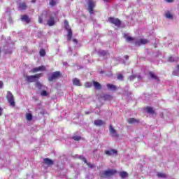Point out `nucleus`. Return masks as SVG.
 Masks as SVG:
<instances>
[{
    "label": "nucleus",
    "mask_w": 179,
    "mask_h": 179,
    "mask_svg": "<svg viewBox=\"0 0 179 179\" xmlns=\"http://www.w3.org/2000/svg\"><path fill=\"white\" fill-rule=\"evenodd\" d=\"M2 111H3V110L1 108H0V115H2Z\"/></svg>",
    "instance_id": "obj_45"
},
{
    "label": "nucleus",
    "mask_w": 179,
    "mask_h": 179,
    "mask_svg": "<svg viewBox=\"0 0 179 179\" xmlns=\"http://www.w3.org/2000/svg\"><path fill=\"white\" fill-rule=\"evenodd\" d=\"M38 68L39 71H47V69L45 67V66H40Z\"/></svg>",
    "instance_id": "obj_37"
},
{
    "label": "nucleus",
    "mask_w": 179,
    "mask_h": 179,
    "mask_svg": "<svg viewBox=\"0 0 179 179\" xmlns=\"http://www.w3.org/2000/svg\"><path fill=\"white\" fill-rule=\"evenodd\" d=\"M0 54H1V50H0Z\"/></svg>",
    "instance_id": "obj_52"
},
{
    "label": "nucleus",
    "mask_w": 179,
    "mask_h": 179,
    "mask_svg": "<svg viewBox=\"0 0 179 179\" xmlns=\"http://www.w3.org/2000/svg\"><path fill=\"white\" fill-rule=\"evenodd\" d=\"M108 20L112 24H115V26H116V27H121L122 22H121V20H120V19L114 18L113 17H110L108 19Z\"/></svg>",
    "instance_id": "obj_7"
},
{
    "label": "nucleus",
    "mask_w": 179,
    "mask_h": 179,
    "mask_svg": "<svg viewBox=\"0 0 179 179\" xmlns=\"http://www.w3.org/2000/svg\"><path fill=\"white\" fill-rule=\"evenodd\" d=\"M61 76H62L61 72L55 71L50 73V75L48 77V80H49V82H55L57 79H59Z\"/></svg>",
    "instance_id": "obj_4"
},
{
    "label": "nucleus",
    "mask_w": 179,
    "mask_h": 179,
    "mask_svg": "<svg viewBox=\"0 0 179 179\" xmlns=\"http://www.w3.org/2000/svg\"><path fill=\"white\" fill-rule=\"evenodd\" d=\"M177 69L179 71V64L177 65Z\"/></svg>",
    "instance_id": "obj_48"
},
{
    "label": "nucleus",
    "mask_w": 179,
    "mask_h": 179,
    "mask_svg": "<svg viewBox=\"0 0 179 179\" xmlns=\"http://www.w3.org/2000/svg\"><path fill=\"white\" fill-rule=\"evenodd\" d=\"M32 73H36V72H40V70L38 69V67L34 68L31 71Z\"/></svg>",
    "instance_id": "obj_38"
},
{
    "label": "nucleus",
    "mask_w": 179,
    "mask_h": 179,
    "mask_svg": "<svg viewBox=\"0 0 179 179\" xmlns=\"http://www.w3.org/2000/svg\"><path fill=\"white\" fill-rule=\"evenodd\" d=\"M117 153H118V151L114 149L105 151V154L107 155V156H114V155H117Z\"/></svg>",
    "instance_id": "obj_11"
},
{
    "label": "nucleus",
    "mask_w": 179,
    "mask_h": 179,
    "mask_svg": "<svg viewBox=\"0 0 179 179\" xmlns=\"http://www.w3.org/2000/svg\"><path fill=\"white\" fill-rule=\"evenodd\" d=\"M93 86V83L88 82L85 83V87H92Z\"/></svg>",
    "instance_id": "obj_35"
},
{
    "label": "nucleus",
    "mask_w": 179,
    "mask_h": 179,
    "mask_svg": "<svg viewBox=\"0 0 179 179\" xmlns=\"http://www.w3.org/2000/svg\"><path fill=\"white\" fill-rule=\"evenodd\" d=\"M22 22H25L27 24L30 23L31 20L30 18L27 16V15H24L21 16Z\"/></svg>",
    "instance_id": "obj_14"
},
{
    "label": "nucleus",
    "mask_w": 179,
    "mask_h": 179,
    "mask_svg": "<svg viewBox=\"0 0 179 179\" xmlns=\"http://www.w3.org/2000/svg\"><path fill=\"white\" fill-rule=\"evenodd\" d=\"M6 99L11 107H15V106H16V103L15 102V96H13V94L10 92V91L7 92Z\"/></svg>",
    "instance_id": "obj_5"
},
{
    "label": "nucleus",
    "mask_w": 179,
    "mask_h": 179,
    "mask_svg": "<svg viewBox=\"0 0 179 179\" xmlns=\"http://www.w3.org/2000/svg\"><path fill=\"white\" fill-rule=\"evenodd\" d=\"M145 111L146 113H148V114H155V110H153V108L150 107V106H147L145 108Z\"/></svg>",
    "instance_id": "obj_20"
},
{
    "label": "nucleus",
    "mask_w": 179,
    "mask_h": 179,
    "mask_svg": "<svg viewBox=\"0 0 179 179\" xmlns=\"http://www.w3.org/2000/svg\"><path fill=\"white\" fill-rule=\"evenodd\" d=\"M73 43H76V44H78V41L76 39H73Z\"/></svg>",
    "instance_id": "obj_43"
},
{
    "label": "nucleus",
    "mask_w": 179,
    "mask_h": 179,
    "mask_svg": "<svg viewBox=\"0 0 179 179\" xmlns=\"http://www.w3.org/2000/svg\"><path fill=\"white\" fill-rule=\"evenodd\" d=\"M93 85L97 90H100V89H101V85L99 82L93 81Z\"/></svg>",
    "instance_id": "obj_21"
},
{
    "label": "nucleus",
    "mask_w": 179,
    "mask_h": 179,
    "mask_svg": "<svg viewBox=\"0 0 179 179\" xmlns=\"http://www.w3.org/2000/svg\"><path fill=\"white\" fill-rule=\"evenodd\" d=\"M99 55H101L102 57H106V55H107V54H108V51L99 50Z\"/></svg>",
    "instance_id": "obj_26"
},
{
    "label": "nucleus",
    "mask_w": 179,
    "mask_h": 179,
    "mask_svg": "<svg viewBox=\"0 0 179 179\" xmlns=\"http://www.w3.org/2000/svg\"><path fill=\"white\" fill-rule=\"evenodd\" d=\"M19 8L21 10H26V9H27V6L26 5V3L23 2L19 4Z\"/></svg>",
    "instance_id": "obj_22"
},
{
    "label": "nucleus",
    "mask_w": 179,
    "mask_h": 179,
    "mask_svg": "<svg viewBox=\"0 0 179 179\" xmlns=\"http://www.w3.org/2000/svg\"><path fill=\"white\" fill-rule=\"evenodd\" d=\"M168 3H171L172 2H174V0H166Z\"/></svg>",
    "instance_id": "obj_42"
},
{
    "label": "nucleus",
    "mask_w": 179,
    "mask_h": 179,
    "mask_svg": "<svg viewBox=\"0 0 179 179\" xmlns=\"http://www.w3.org/2000/svg\"><path fill=\"white\" fill-rule=\"evenodd\" d=\"M79 159H81V160H83V162H85V163H87V165L88 167H90L91 169H94V167H95L94 164L87 163V160H86V158H85V157L80 156Z\"/></svg>",
    "instance_id": "obj_13"
},
{
    "label": "nucleus",
    "mask_w": 179,
    "mask_h": 179,
    "mask_svg": "<svg viewBox=\"0 0 179 179\" xmlns=\"http://www.w3.org/2000/svg\"><path fill=\"white\" fill-rule=\"evenodd\" d=\"M132 79H135V77H134V76H131L130 77V80H132Z\"/></svg>",
    "instance_id": "obj_46"
},
{
    "label": "nucleus",
    "mask_w": 179,
    "mask_h": 179,
    "mask_svg": "<svg viewBox=\"0 0 179 179\" xmlns=\"http://www.w3.org/2000/svg\"><path fill=\"white\" fill-rule=\"evenodd\" d=\"M36 87L39 89V90H41V89H43V84H41V83L38 82V81H36Z\"/></svg>",
    "instance_id": "obj_27"
},
{
    "label": "nucleus",
    "mask_w": 179,
    "mask_h": 179,
    "mask_svg": "<svg viewBox=\"0 0 179 179\" xmlns=\"http://www.w3.org/2000/svg\"><path fill=\"white\" fill-rule=\"evenodd\" d=\"M43 162L45 164H47V166H52V164H54V161L50 158H45Z\"/></svg>",
    "instance_id": "obj_15"
},
{
    "label": "nucleus",
    "mask_w": 179,
    "mask_h": 179,
    "mask_svg": "<svg viewBox=\"0 0 179 179\" xmlns=\"http://www.w3.org/2000/svg\"><path fill=\"white\" fill-rule=\"evenodd\" d=\"M128 124H139L141 120L139 119H135L134 117H131L127 120Z\"/></svg>",
    "instance_id": "obj_12"
},
{
    "label": "nucleus",
    "mask_w": 179,
    "mask_h": 179,
    "mask_svg": "<svg viewBox=\"0 0 179 179\" xmlns=\"http://www.w3.org/2000/svg\"><path fill=\"white\" fill-rule=\"evenodd\" d=\"M169 62H176V59L173 56H170L168 58Z\"/></svg>",
    "instance_id": "obj_33"
},
{
    "label": "nucleus",
    "mask_w": 179,
    "mask_h": 179,
    "mask_svg": "<svg viewBox=\"0 0 179 179\" xmlns=\"http://www.w3.org/2000/svg\"><path fill=\"white\" fill-rule=\"evenodd\" d=\"M64 27L66 30L68 31V34L66 36L67 41H71V40H72L73 32H72V29H71V27H69V22L66 20H64Z\"/></svg>",
    "instance_id": "obj_3"
},
{
    "label": "nucleus",
    "mask_w": 179,
    "mask_h": 179,
    "mask_svg": "<svg viewBox=\"0 0 179 179\" xmlns=\"http://www.w3.org/2000/svg\"><path fill=\"white\" fill-rule=\"evenodd\" d=\"M73 85L74 86H82V83H80V80L78 79L77 78H75L73 80Z\"/></svg>",
    "instance_id": "obj_18"
},
{
    "label": "nucleus",
    "mask_w": 179,
    "mask_h": 179,
    "mask_svg": "<svg viewBox=\"0 0 179 179\" xmlns=\"http://www.w3.org/2000/svg\"><path fill=\"white\" fill-rule=\"evenodd\" d=\"M105 100H113V96L110 94H106L103 96Z\"/></svg>",
    "instance_id": "obj_31"
},
{
    "label": "nucleus",
    "mask_w": 179,
    "mask_h": 179,
    "mask_svg": "<svg viewBox=\"0 0 179 179\" xmlns=\"http://www.w3.org/2000/svg\"><path fill=\"white\" fill-rule=\"evenodd\" d=\"M148 43H149V40L141 38V39H140L138 41H136L135 42V45H138V47H141V45H145V44H148Z\"/></svg>",
    "instance_id": "obj_10"
},
{
    "label": "nucleus",
    "mask_w": 179,
    "mask_h": 179,
    "mask_svg": "<svg viewBox=\"0 0 179 179\" xmlns=\"http://www.w3.org/2000/svg\"><path fill=\"white\" fill-rule=\"evenodd\" d=\"M41 96H43V97H45V96H48V92H47V91H45V90L42 91Z\"/></svg>",
    "instance_id": "obj_36"
},
{
    "label": "nucleus",
    "mask_w": 179,
    "mask_h": 179,
    "mask_svg": "<svg viewBox=\"0 0 179 179\" xmlns=\"http://www.w3.org/2000/svg\"><path fill=\"white\" fill-rule=\"evenodd\" d=\"M157 177H159V178H167V176L164 173H158Z\"/></svg>",
    "instance_id": "obj_29"
},
{
    "label": "nucleus",
    "mask_w": 179,
    "mask_h": 179,
    "mask_svg": "<svg viewBox=\"0 0 179 179\" xmlns=\"http://www.w3.org/2000/svg\"><path fill=\"white\" fill-rule=\"evenodd\" d=\"M117 171L115 169L103 171L100 173V177L101 178H111V177L115 176V174H117Z\"/></svg>",
    "instance_id": "obj_1"
},
{
    "label": "nucleus",
    "mask_w": 179,
    "mask_h": 179,
    "mask_svg": "<svg viewBox=\"0 0 179 179\" xmlns=\"http://www.w3.org/2000/svg\"><path fill=\"white\" fill-rule=\"evenodd\" d=\"M36 0H32L31 2L32 3H36Z\"/></svg>",
    "instance_id": "obj_47"
},
{
    "label": "nucleus",
    "mask_w": 179,
    "mask_h": 179,
    "mask_svg": "<svg viewBox=\"0 0 179 179\" xmlns=\"http://www.w3.org/2000/svg\"><path fill=\"white\" fill-rule=\"evenodd\" d=\"M165 17H166V19H173V14H171L170 11H166Z\"/></svg>",
    "instance_id": "obj_23"
},
{
    "label": "nucleus",
    "mask_w": 179,
    "mask_h": 179,
    "mask_svg": "<svg viewBox=\"0 0 179 179\" xmlns=\"http://www.w3.org/2000/svg\"><path fill=\"white\" fill-rule=\"evenodd\" d=\"M94 125L96 127H101V125H104V122L101 120H96L94 121Z\"/></svg>",
    "instance_id": "obj_17"
},
{
    "label": "nucleus",
    "mask_w": 179,
    "mask_h": 179,
    "mask_svg": "<svg viewBox=\"0 0 179 179\" xmlns=\"http://www.w3.org/2000/svg\"><path fill=\"white\" fill-rule=\"evenodd\" d=\"M174 73H176V71H173V75H174Z\"/></svg>",
    "instance_id": "obj_50"
},
{
    "label": "nucleus",
    "mask_w": 179,
    "mask_h": 179,
    "mask_svg": "<svg viewBox=\"0 0 179 179\" xmlns=\"http://www.w3.org/2000/svg\"><path fill=\"white\" fill-rule=\"evenodd\" d=\"M39 55L41 57H45V50L41 49L40 51H39Z\"/></svg>",
    "instance_id": "obj_30"
},
{
    "label": "nucleus",
    "mask_w": 179,
    "mask_h": 179,
    "mask_svg": "<svg viewBox=\"0 0 179 179\" xmlns=\"http://www.w3.org/2000/svg\"><path fill=\"white\" fill-rule=\"evenodd\" d=\"M49 5H50V6H55L57 1H55V0H50Z\"/></svg>",
    "instance_id": "obj_32"
},
{
    "label": "nucleus",
    "mask_w": 179,
    "mask_h": 179,
    "mask_svg": "<svg viewBox=\"0 0 179 179\" xmlns=\"http://www.w3.org/2000/svg\"><path fill=\"white\" fill-rule=\"evenodd\" d=\"M38 22L43 23V15L38 17Z\"/></svg>",
    "instance_id": "obj_40"
},
{
    "label": "nucleus",
    "mask_w": 179,
    "mask_h": 179,
    "mask_svg": "<svg viewBox=\"0 0 179 179\" xmlns=\"http://www.w3.org/2000/svg\"><path fill=\"white\" fill-rule=\"evenodd\" d=\"M105 2H107V1L106 0H103Z\"/></svg>",
    "instance_id": "obj_51"
},
{
    "label": "nucleus",
    "mask_w": 179,
    "mask_h": 179,
    "mask_svg": "<svg viewBox=\"0 0 179 179\" xmlns=\"http://www.w3.org/2000/svg\"><path fill=\"white\" fill-rule=\"evenodd\" d=\"M149 75L152 79H155V80H159V78L155 75V73H153V71H150Z\"/></svg>",
    "instance_id": "obj_25"
},
{
    "label": "nucleus",
    "mask_w": 179,
    "mask_h": 179,
    "mask_svg": "<svg viewBox=\"0 0 179 179\" xmlns=\"http://www.w3.org/2000/svg\"><path fill=\"white\" fill-rule=\"evenodd\" d=\"M109 132L112 135L113 138H120V135L117 134V130H115L111 124L109 126Z\"/></svg>",
    "instance_id": "obj_8"
},
{
    "label": "nucleus",
    "mask_w": 179,
    "mask_h": 179,
    "mask_svg": "<svg viewBox=\"0 0 179 179\" xmlns=\"http://www.w3.org/2000/svg\"><path fill=\"white\" fill-rule=\"evenodd\" d=\"M85 114H90V112H87Z\"/></svg>",
    "instance_id": "obj_49"
},
{
    "label": "nucleus",
    "mask_w": 179,
    "mask_h": 179,
    "mask_svg": "<svg viewBox=\"0 0 179 179\" xmlns=\"http://www.w3.org/2000/svg\"><path fill=\"white\" fill-rule=\"evenodd\" d=\"M124 58H125V59H129V56L125 55V56H124Z\"/></svg>",
    "instance_id": "obj_44"
},
{
    "label": "nucleus",
    "mask_w": 179,
    "mask_h": 179,
    "mask_svg": "<svg viewBox=\"0 0 179 179\" xmlns=\"http://www.w3.org/2000/svg\"><path fill=\"white\" fill-rule=\"evenodd\" d=\"M40 78H43V73H37L34 76H25V80L28 83H33V82H37Z\"/></svg>",
    "instance_id": "obj_2"
},
{
    "label": "nucleus",
    "mask_w": 179,
    "mask_h": 179,
    "mask_svg": "<svg viewBox=\"0 0 179 179\" xmlns=\"http://www.w3.org/2000/svg\"><path fill=\"white\" fill-rule=\"evenodd\" d=\"M119 176L121 178L124 179V178H127V177H128L129 174L127 173V171H120L119 173Z\"/></svg>",
    "instance_id": "obj_19"
},
{
    "label": "nucleus",
    "mask_w": 179,
    "mask_h": 179,
    "mask_svg": "<svg viewBox=\"0 0 179 179\" xmlns=\"http://www.w3.org/2000/svg\"><path fill=\"white\" fill-rule=\"evenodd\" d=\"M126 41L127 43H131V41H135V38L129 36L128 35H125Z\"/></svg>",
    "instance_id": "obj_24"
},
{
    "label": "nucleus",
    "mask_w": 179,
    "mask_h": 179,
    "mask_svg": "<svg viewBox=\"0 0 179 179\" xmlns=\"http://www.w3.org/2000/svg\"><path fill=\"white\" fill-rule=\"evenodd\" d=\"M54 16H50L49 20H48V26H54L55 24V17H57V14L53 13Z\"/></svg>",
    "instance_id": "obj_9"
},
{
    "label": "nucleus",
    "mask_w": 179,
    "mask_h": 179,
    "mask_svg": "<svg viewBox=\"0 0 179 179\" xmlns=\"http://www.w3.org/2000/svg\"><path fill=\"white\" fill-rule=\"evenodd\" d=\"M26 119L27 120V121H31V120H33V115H31V113H27Z\"/></svg>",
    "instance_id": "obj_28"
},
{
    "label": "nucleus",
    "mask_w": 179,
    "mask_h": 179,
    "mask_svg": "<svg viewBox=\"0 0 179 179\" xmlns=\"http://www.w3.org/2000/svg\"><path fill=\"white\" fill-rule=\"evenodd\" d=\"M73 139L74 141H80V136H73Z\"/></svg>",
    "instance_id": "obj_39"
},
{
    "label": "nucleus",
    "mask_w": 179,
    "mask_h": 179,
    "mask_svg": "<svg viewBox=\"0 0 179 179\" xmlns=\"http://www.w3.org/2000/svg\"><path fill=\"white\" fill-rule=\"evenodd\" d=\"M106 87L109 90H113V92L117 91V90L118 89L117 87V86H115V85L114 84H107L106 85Z\"/></svg>",
    "instance_id": "obj_16"
},
{
    "label": "nucleus",
    "mask_w": 179,
    "mask_h": 179,
    "mask_svg": "<svg viewBox=\"0 0 179 179\" xmlns=\"http://www.w3.org/2000/svg\"><path fill=\"white\" fill-rule=\"evenodd\" d=\"M3 87V83L0 80V89H2Z\"/></svg>",
    "instance_id": "obj_41"
},
{
    "label": "nucleus",
    "mask_w": 179,
    "mask_h": 179,
    "mask_svg": "<svg viewBox=\"0 0 179 179\" xmlns=\"http://www.w3.org/2000/svg\"><path fill=\"white\" fill-rule=\"evenodd\" d=\"M117 78L118 80H124V76L121 73L117 74Z\"/></svg>",
    "instance_id": "obj_34"
},
{
    "label": "nucleus",
    "mask_w": 179,
    "mask_h": 179,
    "mask_svg": "<svg viewBox=\"0 0 179 179\" xmlns=\"http://www.w3.org/2000/svg\"><path fill=\"white\" fill-rule=\"evenodd\" d=\"M94 8H96V2L94 0H88V11L90 15L94 13Z\"/></svg>",
    "instance_id": "obj_6"
}]
</instances>
